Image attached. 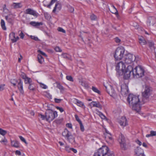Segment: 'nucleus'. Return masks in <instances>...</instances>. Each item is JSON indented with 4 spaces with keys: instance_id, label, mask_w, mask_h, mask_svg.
<instances>
[{
    "instance_id": "1",
    "label": "nucleus",
    "mask_w": 156,
    "mask_h": 156,
    "mask_svg": "<svg viewBox=\"0 0 156 156\" xmlns=\"http://www.w3.org/2000/svg\"><path fill=\"white\" fill-rule=\"evenodd\" d=\"M132 73L134 77L138 78L142 77L144 76L145 71L143 68L140 65H138L133 69L131 66H128L127 67V71L125 73L124 79L129 78Z\"/></svg>"
},
{
    "instance_id": "2",
    "label": "nucleus",
    "mask_w": 156,
    "mask_h": 156,
    "mask_svg": "<svg viewBox=\"0 0 156 156\" xmlns=\"http://www.w3.org/2000/svg\"><path fill=\"white\" fill-rule=\"evenodd\" d=\"M127 100L132 109L137 112L140 110V105L144 104L141 103V101H140L138 96L133 94H130L129 95Z\"/></svg>"
},
{
    "instance_id": "3",
    "label": "nucleus",
    "mask_w": 156,
    "mask_h": 156,
    "mask_svg": "<svg viewBox=\"0 0 156 156\" xmlns=\"http://www.w3.org/2000/svg\"><path fill=\"white\" fill-rule=\"evenodd\" d=\"M152 91V88L151 87L147 85H145L144 90L142 92V103H145L149 101V97L151 94Z\"/></svg>"
},
{
    "instance_id": "4",
    "label": "nucleus",
    "mask_w": 156,
    "mask_h": 156,
    "mask_svg": "<svg viewBox=\"0 0 156 156\" xmlns=\"http://www.w3.org/2000/svg\"><path fill=\"white\" fill-rule=\"evenodd\" d=\"M108 148L106 146L102 147L99 148L98 151L95 153L94 156H105L107 155L108 156H114L112 152H110Z\"/></svg>"
},
{
    "instance_id": "5",
    "label": "nucleus",
    "mask_w": 156,
    "mask_h": 156,
    "mask_svg": "<svg viewBox=\"0 0 156 156\" xmlns=\"http://www.w3.org/2000/svg\"><path fill=\"white\" fill-rule=\"evenodd\" d=\"M116 70L119 76L124 74V78L125 74L127 71V68L126 69V66L123 62L121 61L117 64L116 66Z\"/></svg>"
},
{
    "instance_id": "6",
    "label": "nucleus",
    "mask_w": 156,
    "mask_h": 156,
    "mask_svg": "<svg viewBox=\"0 0 156 156\" xmlns=\"http://www.w3.org/2000/svg\"><path fill=\"white\" fill-rule=\"evenodd\" d=\"M46 119L48 121H52L58 116L57 112L53 111L52 110L48 109L45 112Z\"/></svg>"
},
{
    "instance_id": "7",
    "label": "nucleus",
    "mask_w": 156,
    "mask_h": 156,
    "mask_svg": "<svg viewBox=\"0 0 156 156\" xmlns=\"http://www.w3.org/2000/svg\"><path fill=\"white\" fill-rule=\"evenodd\" d=\"M119 141L122 149L125 150L127 149L128 142L122 133L119 135Z\"/></svg>"
},
{
    "instance_id": "8",
    "label": "nucleus",
    "mask_w": 156,
    "mask_h": 156,
    "mask_svg": "<svg viewBox=\"0 0 156 156\" xmlns=\"http://www.w3.org/2000/svg\"><path fill=\"white\" fill-rule=\"evenodd\" d=\"M124 52L125 49L123 47L117 48L114 55L115 59L117 60H121L123 57Z\"/></svg>"
},
{
    "instance_id": "9",
    "label": "nucleus",
    "mask_w": 156,
    "mask_h": 156,
    "mask_svg": "<svg viewBox=\"0 0 156 156\" xmlns=\"http://www.w3.org/2000/svg\"><path fill=\"white\" fill-rule=\"evenodd\" d=\"M136 59V57L133 55L128 54L127 55L125 58L124 61L126 64H129L132 63Z\"/></svg>"
},
{
    "instance_id": "10",
    "label": "nucleus",
    "mask_w": 156,
    "mask_h": 156,
    "mask_svg": "<svg viewBox=\"0 0 156 156\" xmlns=\"http://www.w3.org/2000/svg\"><path fill=\"white\" fill-rule=\"evenodd\" d=\"M107 92L112 97L115 98L116 96L115 92L112 87L110 85L105 86Z\"/></svg>"
},
{
    "instance_id": "11",
    "label": "nucleus",
    "mask_w": 156,
    "mask_h": 156,
    "mask_svg": "<svg viewBox=\"0 0 156 156\" xmlns=\"http://www.w3.org/2000/svg\"><path fill=\"white\" fill-rule=\"evenodd\" d=\"M121 92L123 96H126L128 93V87L126 84H123L121 85Z\"/></svg>"
},
{
    "instance_id": "12",
    "label": "nucleus",
    "mask_w": 156,
    "mask_h": 156,
    "mask_svg": "<svg viewBox=\"0 0 156 156\" xmlns=\"http://www.w3.org/2000/svg\"><path fill=\"white\" fill-rule=\"evenodd\" d=\"M156 22V19L153 16L149 17L147 21L148 26H153Z\"/></svg>"
},
{
    "instance_id": "13",
    "label": "nucleus",
    "mask_w": 156,
    "mask_h": 156,
    "mask_svg": "<svg viewBox=\"0 0 156 156\" xmlns=\"http://www.w3.org/2000/svg\"><path fill=\"white\" fill-rule=\"evenodd\" d=\"M25 13L32 15L36 17H37L38 15V14L36 12V11L32 10L30 8L26 9L25 11Z\"/></svg>"
},
{
    "instance_id": "14",
    "label": "nucleus",
    "mask_w": 156,
    "mask_h": 156,
    "mask_svg": "<svg viewBox=\"0 0 156 156\" xmlns=\"http://www.w3.org/2000/svg\"><path fill=\"white\" fill-rule=\"evenodd\" d=\"M118 122L121 126H126L127 124V120L125 117H122Z\"/></svg>"
},
{
    "instance_id": "15",
    "label": "nucleus",
    "mask_w": 156,
    "mask_h": 156,
    "mask_svg": "<svg viewBox=\"0 0 156 156\" xmlns=\"http://www.w3.org/2000/svg\"><path fill=\"white\" fill-rule=\"evenodd\" d=\"M90 105L91 106L92 105L93 107H95L99 108L100 109H102V105L100 103L98 102L92 101L90 104Z\"/></svg>"
},
{
    "instance_id": "16",
    "label": "nucleus",
    "mask_w": 156,
    "mask_h": 156,
    "mask_svg": "<svg viewBox=\"0 0 156 156\" xmlns=\"http://www.w3.org/2000/svg\"><path fill=\"white\" fill-rule=\"evenodd\" d=\"M19 81L17 82L18 83V87L20 93L23 94L24 93L23 88V82L21 79H19Z\"/></svg>"
},
{
    "instance_id": "17",
    "label": "nucleus",
    "mask_w": 156,
    "mask_h": 156,
    "mask_svg": "<svg viewBox=\"0 0 156 156\" xmlns=\"http://www.w3.org/2000/svg\"><path fill=\"white\" fill-rule=\"evenodd\" d=\"M69 142L72 144H73L75 142V138L73 136L71 133L69 136L66 138Z\"/></svg>"
},
{
    "instance_id": "18",
    "label": "nucleus",
    "mask_w": 156,
    "mask_h": 156,
    "mask_svg": "<svg viewBox=\"0 0 156 156\" xmlns=\"http://www.w3.org/2000/svg\"><path fill=\"white\" fill-rule=\"evenodd\" d=\"M5 19L10 23L12 24L14 20V18L12 15H9L5 16Z\"/></svg>"
},
{
    "instance_id": "19",
    "label": "nucleus",
    "mask_w": 156,
    "mask_h": 156,
    "mask_svg": "<svg viewBox=\"0 0 156 156\" xmlns=\"http://www.w3.org/2000/svg\"><path fill=\"white\" fill-rule=\"evenodd\" d=\"M9 37L10 38H11V37L12 38L13 37V38L11 39V41L13 42H16L19 39V37L18 36H17L16 37H15V33H12L11 34H10L9 35Z\"/></svg>"
},
{
    "instance_id": "20",
    "label": "nucleus",
    "mask_w": 156,
    "mask_h": 156,
    "mask_svg": "<svg viewBox=\"0 0 156 156\" xmlns=\"http://www.w3.org/2000/svg\"><path fill=\"white\" fill-rule=\"evenodd\" d=\"M11 145L12 146L16 147L18 148L20 147V145L19 142L16 140L11 141Z\"/></svg>"
},
{
    "instance_id": "21",
    "label": "nucleus",
    "mask_w": 156,
    "mask_h": 156,
    "mask_svg": "<svg viewBox=\"0 0 156 156\" xmlns=\"http://www.w3.org/2000/svg\"><path fill=\"white\" fill-rule=\"evenodd\" d=\"M30 24L34 27H37L40 25H43V23L42 22L31 21L30 22Z\"/></svg>"
},
{
    "instance_id": "22",
    "label": "nucleus",
    "mask_w": 156,
    "mask_h": 156,
    "mask_svg": "<svg viewBox=\"0 0 156 156\" xmlns=\"http://www.w3.org/2000/svg\"><path fill=\"white\" fill-rule=\"evenodd\" d=\"M12 6L14 9H17L21 8L22 5L21 3H13Z\"/></svg>"
},
{
    "instance_id": "23",
    "label": "nucleus",
    "mask_w": 156,
    "mask_h": 156,
    "mask_svg": "<svg viewBox=\"0 0 156 156\" xmlns=\"http://www.w3.org/2000/svg\"><path fill=\"white\" fill-rule=\"evenodd\" d=\"M139 42L141 45H145L147 43L144 37L141 36L139 37Z\"/></svg>"
},
{
    "instance_id": "24",
    "label": "nucleus",
    "mask_w": 156,
    "mask_h": 156,
    "mask_svg": "<svg viewBox=\"0 0 156 156\" xmlns=\"http://www.w3.org/2000/svg\"><path fill=\"white\" fill-rule=\"evenodd\" d=\"M71 133L67 129H65L62 133V135L66 138L69 136Z\"/></svg>"
},
{
    "instance_id": "25",
    "label": "nucleus",
    "mask_w": 156,
    "mask_h": 156,
    "mask_svg": "<svg viewBox=\"0 0 156 156\" xmlns=\"http://www.w3.org/2000/svg\"><path fill=\"white\" fill-rule=\"evenodd\" d=\"M61 8V4L58 2H57L55 4V7H54V9L53 10V12H55L56 10V9L60 10Z\"/></svg>"
},
{
    "instance_id": "26",
    "label": "nucleus",
    "mask_w": 156,
    "mask_h": 156,
    "mask_svg": "<svg viewBox=\"0 0 156 156\" xmlns=\"http://www.w3.org/2000/svg\"><path fill=\"white\" fill-rule=\"evenodd\" d=\"M74 102L80 107H82L84 105L83 103L81 101L75 99L73 101Z\"/></svg>"
},
{
    "instance_id": "27",
    "label": "nucleus",
    "mask_w": 156,
    "mask_h": 156,
    "mask_svg": "<svg viewBox=\"0 0 156 156\" xmlns=\"http://www.w3.org/2000/svg\"><path fill=\"white\" fill-rule=\"evenodd\" d=\"M135 152L136 154L138 156L141 153H143V151L140 147H137V148L135 150Z\"/></svg>"
},
{
    "instance_id": "28",
    "label": "nucleus",
    "mask_w": 156,
    "mask_h": 156,
    "mask_svg": "<svg viewBox=\"0 0 156 156\" xmlns=\"http://www.w3.org/2000/svg\"><path fill=\"white\" fill-rule=\"evenodd\" d=\"M38 61L39 63L42 64L44 61V58L41 55L38 54L37 55Z\"/></svg>"
},
{
    "instance_id": "29",
    "label": "nucleus",
    "mask_w": 156,
    "mask_h": 156,
    "mask_svg": "<svg viewBox=\"0 0 156 156\" xmlns=\"http://www.w3.org/2000/svg\"><path fill=\"white\" fill-rule=\"evenodd\" d=\"M1 25L2 29L4 30H6V27L5 26V22L4 20L2 19L1 21Z\"/></svg>"
},
{
    "instance_id": "30",
    "label": "nucleus",
    "mask_w": 156,
    "mask_h": 156,
    "mask_svg": "<svg viewBox=\"0 0 156 156\" xmlns=\"http://www.w3.org/2000/svg\"><path fill=\"white\" fill-rule=\"evenodd\" d=\"M24 80V83L26 84H30L31 83H32V80L30 78L28 77H27Z\"/></svg>"
},
{
    "instance_id": "31",
    "label": "nucleus",
    "mask_w": 156,
    "mask_h": 156,
    "mask_svg": "<svg viewBox=\"0 0 156 156\" xmlns=\"http://www.w3.org/2000/svg\"><path fill=\"white\" fill-rule=\"evenodd\" d=\"M0 142L4 144H6L7 142V140L5 137H0Z\"/></svg>"
},
{
    "instance_id": "32",
    "label": "nucleus",
    "mask_w": 156,
    "mask_h": 156,
    "mask_svg": "<svg viewBox=\"0 0 156 156\" xmlns=\"http://www.w3.org/2000/svg\"><path fill=\"white\" fill-rule=\"evenodd\" d=\"M28 89L30 90L34 91L35 90V86L34 84L31 83L29 84Z\"/></svg>"
},
{
    "instance_id": "33",
    "label": "nucleus",
    "mask_w": 156,
    "mask_h": 156,
    "mask_svg": "<svg viewBox=\"0 0 156 156\" xmlns=\"http://www.w3.org/2000/svg\"><path fill=\"white\" fill-rule=\"evenodd\" d=\"M57 84V87L61 91H63L64 90V88L62 86L60 83L58 82H56Z\"/></svg>"
},
{
    "instance_id": "34",
    "label": "nucleus",
    "mask_w": 156,
    "mask_h": 156,
    "mask_svg": "<svg viewBox=\"0 0 156 156\" xmlns=\"http://www.w3.org/2000/svg\"><path fill=\"white\" fill-rule=\"evenodd\" d=\"M7 133V131L5 130L0 128V134L4 136Z\"/></svg>"
},
{
    "instance_id": "35",
    "label": "nucleus",
    "mask_w": 156,
    "mask_h": 156,
    "mask_svg": "<svg viewBox=\"0 0 156 156\" xmlns=\"http://www.w3.org/2000/svg\"><path fill=\"white\" fill-rule=\"evenodd\" d=\"M90 18L92 20H96L97 19V16L94 14H92L91 15Z\"/></svg>"
},
{
    "instance_id": "36",
    "label": "nucleus",
    "mask_w": 156,
    "mask_h": 156,
    "mask_svg": "<svg viewBox=\"0 0 156 156\" xmlns=\"http://www.w3.org/2000/svg\"><path fill=\"white\" fill-rule=\"evenodd\" d=\"M147 44H148L150 48H154V43L153 42L148 41L147 42Z\"/></svg>"
},
{
    "instance_id": "37",
    "label": "nucleus",
    "mask_w": 156,
    "mask_h": 156,
    "mask_svg": "<svg viewBox=\"0 0 156 156\" xmlns=\"http://www.w3.org/2000/svg\"><path fill=\"white\" fill-rule=\"evenodd\" d=\"M62 56L63 58L66 59H69L70 58V56L66 53L62 54Z\"/></svg>"
},
{
    "instance_id": "38",
    "label": "nucleus",
    "mask_w": 156,
    "mask_h": 156,
    "mask_svg": "<svg viewBox=\"0 0 156 156\" xmlns=\"http://www.w3.org/2000/svg\"><path fill=\"white\" fill-rule=\"evenodd\" d=\"M18 82V81L16 80H10V82L11 83L13 84L14 86H15L16 85L17 83Z\"/></svg>"
},
{
    "instance_id": "39",
    "label": "nucleus",
    "mask_w": 156,
    "mask_h": 156,
    "mask_svg": "<svg viewBox=\"0 0 156 156\" xmlns=\"http://www.w3.org/2000/svg\"><path fill=\"white\" fill-rule=\"evenodd\" d=\"M92 89L94 92L98 93V94L100 93V91L97 88L94 87L93 86L92 87Z\"/></svg>"
},
{
    "instance_id": "40",
    "label": "nucleus",
    "mask_w": 156,
    "mask_h": 156,
    "mask_svg": "<svg viewBox=\"0 0 156 156\" xmlns=\"http://www.w3.org/2000/svg\"><path fill=\"white\" fill-rule=\"evenodd\" d=\"M81 85L85 87L86 88H88V84L85 82L81 81Z\"/></svg>"
},
{
    "instance_id": "41",
    "label": "nucleus",
    "mask_w": 156,
    "mask_h": 156,
    "mask_svg": "<svg viewBox=\"0 0 156 156\" xmlns=\"http://www.w3.org/2000/svg\"><path fill=\"white\" fill-rule=\"evenodd\" d=\"M62 119H57L55 120V122L57 124H60L62 122Z\"/></svg>"
},
{
    "instance_id": "42",
    "label": "nucleus",
    "mask_w": 156,
    "mask_h": 156,
    "mask_svg": "<svg viewBox=\"0 0 156 156\" xmlns=\"http://www.w3.org/2000/svg\"><path fill=\"white\" fill-rule=\"evenodd\" d=\"M107 133V134L105 136L106 138H108L110 140H112V137L111 136V135L110 133H108L107 132H106Z\"/></svg>"
},
{
    "instance_id": "43",
    "label": "nucleus",
    "mask_w": 156,
    "mask_h": 156,
    "mask_svg": "<svg viewBox=\"0 0 156 156\" xmlns=\"http://www.w3.org/2000/svg\"><path fill=\"white\" fill-rule=\"evenodd\" d=\"M66 79L70 81L73 82V79L72 76H66Z\"/></svg>"
},
{
    "instance_id": "44",
    "label": "nucleus",
    "mask_w": 156,
    "mask_h": 156,
    "mask_svg": "<svg viewBox=\"0 0 156 156\" xmlns=\"http://www.w3.org/2000/svg\"><path fill=\"white\" fill-rule=\"evenodd\" d=\"M19 137L20 140L23 142H24L25 144H27V143L26 142L25 139L22 136H19Z\"/></svg>"
},
{
    "instance_id": "45",
    "label": "nucleus",
    "mask_w": 156,
    "mask_h": 156,
    "mask_svg": "<svg viewBox=\"0 0 156 156\" xmlns=\"http://www.w3.org/2000/svg\"><path fill=\"white\" fill-rule=\"evenodd\" d=\"M30 37L32 39L34 40L35 41H40V40L38 38L35 36H33L32 35H31L30 36Z\"/></svg>"
},
{
    "instance_id": "46",
    "label": "nucleus",
    "mask_w": 156,
    "mask_h": 156,
    "mask_svg": "<svg viewBox=\"0 0 156 156\" xmlns=\"http://www.w3.org/2000/svg\"><path fill=\"white\" fill-rule=\"evenodd\" d=\"M96 111H97L99 113L100 116H101L102 119H104L105 118V116L101 112L99 111L97 109L96 110Z\"/></svg>"
},
{
    "instance_id": "47",
    "label": "nucleus",
    "mask_w": 156,
    "mask_h": 156,
    "mask_svg": "<svg viewBox=\"0 0 156 156\" xmlns=\"http://www.w3.org/2000/svg\"><path fill=\"white\" fill-rule=\"evenodd\" d=\"M37 52L38 53H39L41 55H43V56H44L45 57H47V55L45 53H44L42 51H41L40 50H38L37 51Z\"/></svg>"
},
{
    "instance_id": "48",
    "label": "nucleus",
    "mask_w": 156,
    "mask_h": 156,
    "mask_svg": "<svg viewBox=\"0 0 156 156\" xmlns=\"http://www.w3.org/2000/svg\"><path fill=\"white\" fill-rule=\"evenodd\" d=\"M75 118L76 120L79 123L82 122L81 121L80 119L79 118L78 116L77 115H75Z\"/></svg>"
},
{
    "instance_id": "49",
    "label": "nucleus",
    "mask_w": 156,
    "mask_h": 156,
    "mask_svg": "<svg viewBox=\"0 0 156 156\" xmlns=\"http://www.w3.org/2000/svg\"><path fill=\"white\" fill-rule=\"evenodd\" d=\"M79 124L81 130L82 132H83L84 130V128L82 122L79 123Z\"/></svg>"
},
{
    "instance_id": "50",
    "label": "nucleus",
    "mask_w": 156,
    "mask_h": 156,
    "mask_svg": "<svg viewBox=\"0 0 156 156\" xmlns=\"http://www.w3.org/2000/svg\"><path fill=\"white\" fill-rule=\"evenodd\" d=\"M65 150L68 152H70L71 151V148H69V146L68 145H66L65 146Z\"/></svg>"
},
{
    "instance_id": "51",
    "label": "nucleus",
    "mask_w": 156,
    "mask_h": 156,
    "mask_svg": "<svg viewBox=\"0 0 156 156\" xmlns=\"http://www.w3.org/2000/svg\"><path fill=\"white\" fill-rule=\"evenodd\" d=\"M58 31L62 32L63 33H65L66 31L61 27H59L58 29Z\"/></svg>"
},
{
    "instance_id": "52",
    "label": "nucleus",
    "mask_w": 156,
    "mask_h": 156,
    "mask_svg": "<svg viewBox=\"0 0 156 156\" xmlns=\"http://www.w3.org/2000/svg\"><path fill=\"white\" fill-rule=\"evenodd\" d=\"M39 83L40 84L41 87L43 89H46L48 87L46 85L42 83Z\"/></svg>"
},
{
    "instance_id": "53",
    "label": "nucleus",
    "mask_w": 156,
    "mask_h": 156,
    "mask_svg": "<svg viewBox=\"0 0 156 156\" xmlns=\"http://www.w3.org/2000/svg\"><path fill=\"white\" fill-rule=\"evenodd\" d=\"M20 76L23 79H25L27 77L26 74L23 73H22Z\"/></svg>"
},
{
    "instance_id": "54",
    "label": "nucleus",
    "mask_w": 156,
    "mask_h": 156,
    "mask_svg": "<svg viewBox=\"0 0 156 156\" xmlns=\"http://www.w3.org/2000/svg\"><path fill=\"white\" fill-rule=\"evenodd\" d=\"M55 50L57 52L62 51L61 49L58 47H56L55 48Z\"/></svg>"
},
{
    "instance_id": "55",
    "label": "nucleus",
    "mask_w": 156,
    "mask_h": 156,
    "mask_svg": "<svg viewBox=\"0 0 156 156\" xmlns=\"http://www.w3.org/2000/svg\"><path fill=\"white\" fill-rule=\"evenodd\" d=\"M5 85L4 84H0V91H2L4 89Z\"/></svg>"
},
{
    "instance_id": "56",
    "label": "nucleus",
    "mask_w": 156,
    "mask_h": 156,
    "mask_svg": "<svg viewBox=\"0 0 156 156\" xmlns=\"http://www.w3.org/2000/svg\"><path fill=\"white\" fill-rule=\"evenodd\" d=\"M62 99H57L55 98L54 99V101L55 103H60L61 101H62Z\"/></svg>"
},
{
    "instance_id": "57",
    "label": "nucleus",
    "mask_w": 156,
    "mask_h": 156,
    "mask_svg": "<svg viewBox=\"0 0 156 156\" xmlns=\"http://www.w3.org/2000/svg\"><path fill=\"white\" fill-rule=\"evenodd\" d=\"M150 134L152 136H155L156 135V131L151 130L150 131Z\"/></svg>"
},
{
    "instance_id": "58",
    "label": "nucleus",
    "mask_w": 156,
    "mask_h": 156,
    "mask_svg": "<svg viewBox=\"0 0 156 156\" xmlns=\"http://www.w3.org/2000/svg\"><path fill=\"white\" fill-rule=\"evenodd\" d=\"M133 26L135 27V28L137 29L138 28L139 25L137 23H133Z\"/></svg>"
},
{
    "instance_id": "59",
    "label": "nucleus",
    "mask_w": 156,
    "mask_h": 156,
    "mask_svg": "<svg viewBox=\"0 0 156 156\" xmlns=\"http://www.w3.org/2000/svg\"><path fill=\"white\" fill-rule=\"evenodd\" d=\"M39 116L42 120H44L46 119V115L45 116L41 114H39Z\"/></svg>"
},
{
    "instance_id": "60",
    "label": "nucleus",
    "mask_w": 156,
    "mask_h": 156,
    "mask_svg": "<svg viewBox=\"0 0 156 156\" xmlns=\"http://www.w3.org/2000/svg\"><path fill=\"white\" fill-rule=\"evenodd\" d=\"M114 39H115V41L117 43H119L121 41V40L118 37H116Z\"/></svg>"
},
{
    "instance_id": "61",
    "label": "nucleus",
    "mask_w": 156,
    "mask_h": 156,
    "mask_svg": "<svg viewBox=\"0 0 156 156\" xmlns=\"http://www.w3.org/2000/svg\"><path fill=\"white\" fill-rule=\"evenodd\" d=\"M56 108L57 109L59 110L61 112L64 111V109L62 108L57 106Z\"/></svg>"
},
{
    "instance_id": "62",
    "label": "nucleus",
    "mask_w": 156,
    "mask_h": 156,
    "mask_svg": "<svg viewBox=\"0 0 156 156\" xmlns=\"http://www.w3.org/2000/svg\"><path fill=\"white\" fill-rule=\"evenodd\" d=\"M19 36L21 39H23L24 36V35L22 31L19 34Z\"/></svg>"
},
{
    "instance_id": "63",
    "label": "nucleus",
    "mask_w": 156,
    "mask_h": 156,
    "mask_svg": "<svg viewBox=\"0 0 156 156\" xmlns=\"http://www.w3.org/2000/svg\"><path fill=\"white\" fill-rule=\"evenodd\" d=\"M15 154L18 155H21V153L20 151L17 150L15 151Z\"/></svg>"
},
{
    "instance_id": "64",
    "label": "nucleus",
    "mask_w": 156,
    "mask_h": 156,
    "mask_svg": "<svg viewBox=\"0 0 156 156\" xmlns=\"http://www.w3.org/2000/svg\"><path fill=\"white\" fill-rule=\"evenodd\" d=\"M74 10V9L73 7H70L69 8V10L71 12H73Z\"/></svg>"
}]
</instances>
